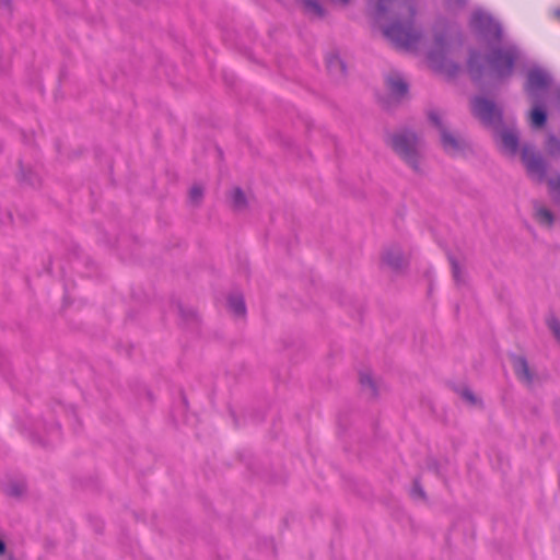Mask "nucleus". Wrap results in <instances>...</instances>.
I'll return each mask as SVG.
<instances>
[{
	"instance_id": "29",
	"label": "nucleus",
	"mask_w": 560,
	"mask_h": 560,
	"mask_svg": "<svg viewBox=\"0 0 560 560\" xmlns=\"http://www.w3.org/2000/svg\"><path fill=\"white\" fill-rule=\"evenodd\" d=\"M5 549H7V547H5L4 541L0 539V556L4 555Z\"/></svg>"
},
{
	"instance_id": "2",
	"label": "nucleus",
	"mask_w": 560,
	"mask_h": 560,
	"mask_svg": "<svg viewBox=\"0 0 560 560\" xmlns=\"http://www.w3.org/2000/svg\"><path fill=\"white\" fill-rule=\"evenodd\" d=\"M393 151L415 172H420L421 139L409 129L389 133L386 139Z\"/></svg>"
},
{
	"instance_id": "8",
	"label": "nucleus",
	"mask_w": 560,
	"mask_h": 560,
	"mask_svg": "<svg viewBox=\"0 0 560 560\" xmlns=\"http://www.w3.org/2000/svg\"><path fill=\"white\" fill-rule=\"evenodd\" d=\"M429 119L440 131L441 143L444 151L448 154H456L460 152V141L448 131L440 115L436 112H430Z\"/></svg>"
},
{
	"instance_id": "1",
	"label": "nucleus",
	"mask_w": 560,
	"mask_h": 560,
	"mask_svg": "<svg viewBox=\"0 0 560 560\" xmlns=\"http://www.w3.org/2000/svg\"><path fill=\"white\" fill-rule=\"evenodd\" d=\"M489 47L486 56L475 48H471L468 54L467 71L477 84H480L487 75L500 80L511 77L520 57V50L513 44Z\"/></svg>"
},
{
	"instance_id": "14",
	"label": "nucleus",
	"mask_w": 560,
	"mask_h": 560,
	"mask_svg": "<svg viewBox=\"0 0 560 560\" xmlns=\"http://www.w3.org/2000/svg\"><path fill=\"white\" fill-rule=\"evenodd\" d=\"M3 491L12 498H21L26 492V483L24 480H9L3 485Z\"/></svg>"
},
{
	"instance_id": "7",
	"label": "nucleus",
	"mask_w": 560,
	"mask_h": 560,
	"mask_svg": "<svg viewBox=\"0 0 560 560\" xmlns=\"http://www.w3.org/2000/svg\"><path fill=\"white\" fill-rule=\"evenodd\" d=\"M551 83L550 77L540 69H532L527 73L525 92L532 102L547 98V91Z\"/></svg>"
},
{
	"instance_id": "24",
	"label": "nucleus",
	"mask_w": 560,
	"mask_h": 560,
	"mask_svg": "<svg viewBox=\"0 0 560 560\" xmlns=\"http://www.w3.org/2000/svg\"><path fill=\"white\" fill-rule=\"evenodd\" d=\"M411 495L413 498H419V499H422L424 500L425 499V492L420 483L419 480H415L413 481V486H412V489H411Z\"/></svg>"
},
{
	"instance_id": "30",
	"label": "nucleus",
	"mask_w": 560,
	"mask_h": 560,
	"mask_svg": "<svg viewBox=\"0 0 560 560\" xmlns=\"http://www.w3.org/2000/svg\"><path fill=\"white\" fill-rule=\"evenodd\" d=\"M330 1L334 3L341 4V5H347L350 2V0H330Z\"/></svg>"
},
{
	"instance_id": "18",
	"label": "nucleus",
	"mask_w": 560,
	"mask_h": 560,
	"mask_svg": "<svg viewBox=\"0 0 560 560\" xmlns=\"http://www.w3.org/2000/svg\"><path fill=\"white\" fill-rule=\"evenodd\" d=\"M231 200L235 210H243L246 208L247 201L244 191L241 188H235L231 192Z\"/></svg>"
},
{
	"instance_id": "6",
	"label": "nucleus",
	"mask_w": 560,
	"mask_h": 560,
	"mask_svg": "<svg viewBox=\"0 0 560 560\" xmlns=\"http://www.w3.org/2000/svg\"><path fill=\"white\" fill-rule=\"evenodd\" d=\"M493 138L500 151L508 156H515L520 151V132L514 124H502L493 130Z\"/></svg>"
},
{
	"instance_id": "22",
	"label": "nucleus",
	"mask_w": 560,
	"mask_h": 560,
	"mask_svg": "<svg viewBox=\"0 0 560 560\" xmlns=\"http://www.w3.org/2000/svg\"><path fill=\"white\" fill-rule=\"evenodd\" d=\"M450 262L452 266V273H453V278H454L455 282L457 284L464 283L465 277H464V272H463L458 261L453 256H450Z\"/></svg>"
},
{
	"instance_id": "16",
	"label": "nucleus",
	"mask_w": 560,
	"mask_h": 560,
	"mask_svg": "<svg viewBox=\"0 0 560 560\" xmlns=\"http://www.w3.org/2000/svg\"><path fill=\"white\" fill-rule=\"evenodd\" d=\"M327 68L331 74L343 75L346 71V65L336 55H331L327 58Z\"/></svg>"
},
{
	"instance_id": "27",
	"label": "nucleus",
	"mask_w": 560,
	"mask_h": 560,
	"mask_svg": "<svg viewBox=\"0 0 560 560\" xmlns=\"http://www.w3.org/2000/svg\"><path fill=\"white\" fill-rule=\"evenodd\" d=\"M446 2V5L450 8V9H463L466 3H467V0H445Z\"/></svg>"
},
{
	"instance_id": "17",
	"label": "nucleus",
	"mask_w": 560,
	"mask_h": 560,
	"mask_svg": "<svg viewBox=\"0 0 560 560\" xmlns=\"http://www.w3.org/2000/svg\"><path fill=\"white\" fill-rule=\"evenodd\" d=\"M545 148L549 155H551V156L560 155V138H558L551 133L548 135L546 138Z\"/></svg>"
},
{
	"instance_id": "26",
	"label": "nucleus",
	"mask_w": 560,
	"mask_h": 560,
	"mask_svg": "<svg viewBox=\"0 0 560 560\" xmlns=\"http://www.w3.org/2000/svg\"><path fill=\"white\" fill-rule=\"evenodd\" d=\"M549 329L558 337H560V319L552 317L548 320Z\"/></svg>"
},
{
	"instance_id": "10",
	"label": "nucleus",
	"mask_w": 560,
	"mask_h": 560,
	"mask_svg": "<svg viewBox=\"0 0 560 560\" xmlns=\"http://www.w3.org/2000/svg\"><path fill=\"white\" fill-rule=\"evenodd\" d=\"M510 360L518 381L528 386L532 385L535 380V373L530 370L526 358L513 353L510 354Z\"/></svg>"
},
{
	"instance_id": "32",
	"label": "nucleus",
	"mask_w": 560,
	"mask_h": 560,
	"mask_svg": "<svg viewBox=\"0 0 560 560\" xmlns=\"http://www.w3.org/2000/svg\"><path fill=\"white\" fill-rule=\"evenodd\" d=\"M9 2H10V0H4V1H3V3H4L5 5H9Z\"/></svg>"
},
{
	"instance_id": "9",
	"label": "nucleus",
	"mask_w": 560,
	"mask_h": 560,
	"mask_svg": "<svg viewBox=\"0 0 560 560\" xmlns=\"http://www.w3.org/2000/svg\"><path fill=\"white\" fill-rule=\"evenodd\" d=\"M521 159L527 171L539 177L546 174V164L541 155L529 144H524L521 151Z\"/></svg>"
},
{
	"instance_id": "12",
	"label": "nucleus",
	"mask_w": 560,
	"mask_h": 560,
	"mask_svg": "<svg viewBox=\"0 0 560 560\" xmlns=\"http://www.w3.org/2000/svg\"><path fill=\"white\" fill-rule=\"evenodd\" d=\"M533 108L529 113L530 125L533 128H542L548 119L546 109V98H540L539 102H532Z\"/></svg>"
},
{
	"instance_id": "3",
	"label": "nucleus",
	"mask_w": 560,
	"mask_h": 560,
	"mask_svg": "<svg viewBox=\"0 0 560 560\" xmlns=\"http://www.w3.org/2000/svg\"><path fill=\"white\" fill-rule=\"evenodd\" d=\"M469 26L477 37L488 46L500 44L502 40V26L489 13L477 10L472 12Z\"/></svg>"
},
{
	"instance_id": "28",
	"label": "nucleus",
	"mask_w": 560,
	"mask_h": 560,
	"mask_svg": "<svg viewBox=\"0 0 560 560\" xmlns=\"http://www.w3.org/2000/svg\"><path fill=\"white\" fill-rule=\"evenodd\" d=\"M179 311L184 317L196 318V313L192 310H189L187 313L183 308H179Z\"/></svg>"
},
{
	"instance_id": "13",
	"label": "nucleus",
	"mask_w": 560,
	"mask_h": 560,
	"mask_svg": "<svg viewBox=\"0 0 560 560\" xmlns=\"http://www.w3.org/2000/svg\"><path fill=\"white\" fill-rule=\"evenodd\" d=\"M386 83L394 96L401 97L408 92V84L399 74L389 75Z\"/></svg>"
},
{
	"instance_id": "4",
	"label": "nucleus",
	"mask_w": 560,
	"mask_h": 560,
	"mask_svg": "<svg viewBox=\"0 0 560 560\" xmlns=\"http://www.w3.org/2000/svg\"><path fill=\"white\" fill-rule=\"evenodd\" d=\"M471 112L483 126L491 128L492 130L501 127L504 122L502 108L485 96H475L471 100Z\"/></svg>"
},
{
	"instance_id": "23",
	"label": "nucleus",
	"mask_w": 560,
	"mask_h": 560,
	"mask_svg": "<svg viewBox=\"0 0 560 560\" xmlns=\"http://www.w3.org/2000/svg\"><path fill=\"white\" fill-rule=\"evenodd\" d=\"M203 197V189L199 185H194L189 190V200L195 205H199Z\"/></svg>"
},
{
	"instance_id": "21",
	"label": "nucleus",
	"mask_w": 560,
	"mask_h": 560,
	"mask_svg": "<svg viewBox=\"0 0 560 560\" xmlns=\"http://www.w3.org/2000/svg\"><path fill=\"white\" fill-rule=\"evenodd\" d=\"M537 220L546 225H551L555 221L553 213L547 208H538L536 211Z\"/></svg>"
},
{
	"instance_id": "31",
	"label": "nucleus",
	"mask_w": 560,
	"mask_h": 560,
	"mask_svg": "<svg viewBox=\"0 0 560 560\" xmlns=\"http://www.w3.org/2000/svg\"><path fill=\"white\" fill-rule=\"evenodd\" d=\"M552 15L556 18V19H560V8L559 9H555L552 11Z\"/></svg>"
},
{
	"instance_id": "5",
	"label": "nucleus",
	"mask_w": 560,
	"mask_h": 560,
	"mask_svg": "<svg viewBox=\"0 0 560 560\" xmlns=\"http://www.w3.org/2000/svg\"><path fill=\"white\" fill-rule=\"evenodd\" d=\"M428 60L434 69L451 77L456 75L459 71V66L446 56V40L443 34L435 36L434 47L429 51Z\"/></svg>"
},
{
	"instance_id": "20",
	"label": "nucleus",
	"mask_w": 560,
	"mask_h": 560,
	"mask_svg": "<svg viewBox=\"0 0 560 560\" xmlns=\"http://www.w3.org/2000/svg\"><path fill=\"white\" fill-rule=\"evenodd\" d=\"M360 384L362 388H368L371 392V395L375 397L377 395L376 390V384L373 381L372 376L369 373H361L360 374Z\"/></svg>"
},
{
	"instance_id": "19",
	"label": "nucleus",
	"mask_w": 560,
	"mask_h": 560,
	"mask_svg": "<svg viewBox=\"0 0 560 560\" xmlns=\"http://www.w3.org/2000/svg\"><path fill=\"white\" fill-rule=\"evenodd\" d=\"M303 4H304L305 10L308 13H311L317 18L325 16V10L317 0H303Z\"/></svg>"
},
{
	"instance_id": "11",
	"label": "nucleus",
	"mask_w": 560,
	"mask_h": 560,
	"mask_svg": "<svg viewBox=\"0 0 560 560\" xmlns=\"http://www.w3.org/2000/svg\"><path fill=\"white\" fill-rule=\"evenodd\" d=\"M383 262L395 271H399L407 265L402 249L398 245L387 247L382 255Z\"/></svg>"
},
{
	"instance_id": "25",
	"label": "nucleus",
	"mask_w": 560,
	"mask_h": 560,
	"mask_svg": "<svg viewBox=\"0 0 560 560\" xmlns=\"http://www.w3.org/2000/svg\"><path fill=\"white\" fill-rule=\"evenodd\" d=\"M459 394L462 398L467 400L470 405H475L477 402L476 396L469 388H463Z\"/></svg>"
},
{
	"instance_id": "15",
	"label": "nucleus",
	"mask_w": 560,
	"mask_h": 560,
	"mask_svg": "<svg viewBox=\"0 0 560 560\" xmlns=\"http://www.w3.org/2000/svg\"><path fill=\"white\" fill-rule=\"evenodd\" d=\"M228 305L231 312L236 316H245L246 305L244 298L241 294H231L228 298Z\"/></svg>"
}]
</instances>
